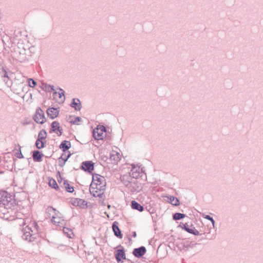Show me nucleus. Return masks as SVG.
<instances>
[{
    "mask_svg": "<svg viewBox=\"0 0 263 263\" xmlns=\"http://www.w3.org/2000/svg\"><path fill=\"white\" fill-rule=\"evenodd\" d=\"M34 47H28L21 40L13 46L11 51L12 56L17 61L24 63L30 60L34 52Z\"/></svg>",
    "mask_w": 263,
    "mask_h": 263,
    "instance_id": "f257e3e1",
    "label": "nucleus"
},
{
    "mask_svg": "<svg viewBox=\"0 0 263 263\" xmlns=\"http://www.w3.org/2000/svg\"><path fill=\"white\" fill-rule=\"evenodd\" d=\"M106 181L104 177L97 174L92 175V181L90 185L89 190H98L99 192L106 189Z\"/></svg>",
    "mask_w": 263,
    "mask_h": 263,
    "instance_id": "f03ea898",
    "label": "nucleus"
},
{
    "mask_svg": "<svg viewBox=\"0 0 263 263\" xmlns=\"http://www.w3.org/2000/svg\"><path fill=\"white\" fill-rule=\"evenodd\" d=\"M32 226L33 227V230L32 229V228L27 226L25 229H23L22 231L23 235L22 237L23 239L28 241L29 242L33 241L35 237L34 236V234H31V232L34 231H37L38 226L36 223L35 222H33Z\"/></svg>",
    "mask_w": 263,
    "mask_h": 263,
    "instance_id": "7ed1b4c3",
    "label": "nucleus"
},
{
    "mask_svg": "<svg viewBox=\"0 0 263 263\" xmlns=\"http://www.w3.org/2000/svg\"><path fill=\"white\" fill-rule=\"evenodd\" d=\"M48 212L53 211L54 213V215L52 216L51 221L52 222L57 226H60V224H63L64 222V219L62 217L59 216V214H61L59 211H57L56 209L52 208V206H48L47 209Z\"/></svg>",
    "mask_w": 263,
    "mask_h": 263,
    "instance_id": "20e7f679",
    "label": "nucleus"
},
{
    "mask_svg": "<svg viewBox=\"0 0 263 263\" xmlns=\"http://www.w3.org/2000/svg\"><path fill=\"white\" fill-rule=\"evenodd\" d=\"M33 118L34 120L39 124H42L46 122L44 112L40 107H38L36 109L35 113Z\"/></svg>",
    "mask_w": 263,
    "mask_h": 263,
    "instance_id": "39448f33",
    "label": "nucleus"
},
{
    "mask_svg": "<svg viewBox=\"0 0 263 263\" xmlns=\"http://www.w3.org/2000/svg\"><path fill=\"white\" fill-rule=\"evenodd\" d=\"M118 248H119V249L116 250V252H115V258L117 262H123L122 259H126L124 248L121 245L118 246Z\"/></svg>",
    "mask_w": 263,
    "mask_h": 263,
    "instance_id": "423d86ee",
    "label": "nucleus"
},
{
    "mask_svg": "<svg viewBox=\"0 0 263 263\" xmlns=\"http://www.w3.org/2000/svg\"><path fill=\"white\" fill-rule=\"evenodd\" d=\"M106 127L103 125L98 126L93 130L92 135L96 140H102L103 138V133L106 132Z\"/></svg>",
    "mask_w": 263,
    "mask_h": 263,
    "instance_id": "0eeeda50",
    "label": "nucleus"
},
{
    "mask_svg": "<svg viewBox=\"0 0 263 263\" xmlns=\"http://www.w3.org/2000/svg\"><path fill=\"white\" fill-rule=\"evenodd\" d=\"M127 189L132 193H139L142 190L143 186L140 182L137 181H132Z\"/></svg>",
    "mask_w": 263,
    "mask_h": 263,
    "instance_id": "6e6552de",
    "label": "nucleus"
},
{
    "mask_svg": "<svg viewBox=\"0 0 263 263\" xmlns=\"http://www.w3.org/2000/svg\"><path fill=\"white\" fill-rule=\"evenodd\" d=\"M214 227L213 226L209 227L207 226V228H204L203 233H201L200 235H204L205 238L209 240H212L215 238Z\"/></svg>",
    "mask_w": 263,
    "mask_h": 263,
    "instance_id": "1a4fd4ad",
    "label": "nucleus"
},
{
    "mask_svg": "<svg viewBox=\"0 0 263 263\" xmlns=\"http://www.w3.org/2000/svg\"><path fill=\"white\" fill-rule=\"evenodd\" d=\"M50 133H55L58 136L62 135L63 133V129L60 126V123L58 121H53L51 124V129L49 131Z\"/></svg>",
    "mask_w": 263,
    "mask_h": 263,
    "instance_id": "9d476101",
    "label": "nucleus"
},
{
    "mask_svg": "<svg viewBox=\"0 0 263 263\" xmlns=\"http://www.w3.org/2000/svg\"><path fill=\"white\" fill-rule=\"evenodd\" d=\"M80 168L85 172L91 173L94 170V163L91 161H86L82 163Z\"/></svg>",
    "mask_w": 263,
    "mask_h": 263,
    "instance_id": "9b49d317",
    "label": "nucleus"
},
{
    "mask_svg": "<svg viewBox=\"0 0 263 263\" xmlns=\"http://www.w3.org/2000/svg\"><path fill=\"white\" fill-rule=\"evenodd\" d=\"M146 252V249L145 247L141 246L137 248H135L133 251V254L135 257L140 258L145 254Z\"/></svg>",
    "mask_w": 263,
    "mask_h": 263,
    "instance_id": "f8f14e48",
    "label": "nucleus"
},
{
    "mask_svg": "<svg viewBox=\"0 0 263 263\" xmlns=\"http://www.w3.org/2000/svg\"><path fill=\"white\" fill-rule=\"evenodd\" d=\"M119 223L117 221H114L112 225V231L115 235L119 238H122L123 235L119 228Z\"/></svg>",
    "mask_w": 263,
    "mask_h": 263,
    "instance_id": "ddd939ff",
    "label": "nucleus"
},
{
    "mask_svg": "<svg viewBox=\"0 0 263 263\" xmlns=\"http://www.w3.org/2000/svg\"><path fill=\"white\" fill-rule=\"evenodd\" d=\"M46 112L48 116L51 119H54L58 116L59 114V110H58V108L51 107L48 108Z\"/></svg>",
    "mask_w": 263,
    "mask_h": 263,
    "instance_id": "4468645a",
    "label": "nucleus"
},
{
    "mask_svg": "<svg viewBox=\"0 0 263 263\" xmlns=\"http://www.w3.org/2000/svg\"><path fill=\"white\" fill-rule=\"evenodd\" d=\"M70 106L74 108L76 110H80L82 106L80 100L78 98H74L72 99V102L70 104Z\"/></svg>",
    "mask_w": 263,
    "mask_h": 263,
    "instance_id": "2eb2a0df",
    "label": "nucleus"
},
{
    "mask_svg": "<svg viewBox=\"0 0 263 263\" xmlns=\"http://www.w3.org/2000/svg\"><path fill=\"white\" fill-rule=\"evenodd\" d=\"M32 158L35 162H41L42 160V157L44 155L39 151H34L32 152Z\"/></svg>",
    "mask_w": 263,
    "mask_h": 263,
    "instance_id": "dca6fc26",
    "label": "nucleus"
},
{
    "mask_svg": "<svg viewBox=\"0 0 263 263\" xmlns=\"http://www.w3.org/2000/svg\"><path fill=\"white\" fill-rule=\"evenodd\" d=\"M120 179L123 184L125 185V186L127 188L128 185H130L131 182L132 181L131 178L129 175H124L120 177Z\"/></svg>",
    "mask_w": 263,
    "mask_h": 263,
    "instance_id": "f3484780",
    "label": "nucleus"
},
{
    "mask_svg": "<svg viewBox=\"0 0 263 263\" xmlns=\"http://www.w3.org/2000/svg\"><path fill=\"white\" fill-rule=\"evenodd\" d=\"M71 143L69 141L64 140L60 145V148L62 150L63 152H66L71 147Z\"/></svg>",
    "mask_w": 263,
    "mask_h": 263,
    "instance_id": "a211bd4d",
    "label": "nucleus"
},
{
    "mask_svg": "<svg viewBox=\"0 0 263 263\" xmlns=\"http://www.w3.org/2000/svg\"><path fill=\"white\" fill-rule=\"evenodd\" d=\"M61 186L64 188L69 193H72L74 191L73 187L71 186L67 180H64L63 184L61 185Z\"/></svg>",
    "mask_w": 263,
    "mask_h": 263,
    "instance_id": "6ab92c4d",
    "label": "nucleus"
},
{
    "mask_svg": "<svg viewBox=\"0 0 263 263\" xmlns=\"http://www.w3.org/2000/svg\"><path fill=\"white\" fill-rule=\"evenodd\" d=\"M131 207L133 209L136 210L139 212L144 211L143 206L135 200H133L131 202Z\"/></svg>",
    "mask_w": 263,
    "mask_h": 263,
    "instance_id": "aec40b11",
    "label": "nucleus"
},
{
    "mask_svg": "<svg viewBox=\"0 0 263 263\" xmlns=\"http://www.w3.org/2000/svg\"><path fill=\"white\" fill-rule=\"evenodd\" d=\"M166 197L168 200V202L170 203H171L172 205H175V206H178L179 205L180 201H179V200L177 198H176L174 196H171V195L167 196Z\"/></svg>",
    "mask_w": 263,
    "mask_h": 263,
    "instance_id": "412c9836",
    "label": "nucleus"
},
{
    "mask_svg": "<svg viewBox=\"0 0 263 263\" xmlns=\"http://www.w3.org/2000/svg\"><path fill=\"white\" fill-rule=\"evenodd\" d=\"M58 89L59 90V92H57V91H54L53 95H57L58 94L59 99L60 100V101L61 102V103H63L65 100L64 91L60 87L58 88Z\"/></svg>",
    "mask_w": 263,
    "mask_h": 263,
    "instance_id": "4be33fe9",
    "label": "nucleus"
},
{
    "mask_svg": "<svg viewBox=\"0 0 263 263\" xmlns=\"http://www.w3.org/2000/svg\"><path fill=\"white\" fill-rule=\"evenodd\" d=\"M41 138H37L35 141V146L37 149H41L45 147L46 141H42L41 140Z\"/></svg>",
    "mask_w": 263,
    "mask_h": 263,
    "instance_id": "5701e85b",
    "label": "nucleus"
},
{
    "mask_svg": "<svg viewBox=\"0 0 263 263\" xmlns=\"http://www.w3.org/2000/svg\"><path fill=\"white\" fill-rule=\"evenodd\" d=\"M5 200L4 201V203H3L4 208L8 209L10 208L9 203L11 202L12 200V196L10 194L8 193V195L6 196Z\"/></svg>",
    "mask_w": 263,
    "mask_h": 263,
    "instance_id": "b1692460",
    "label": "nucleus"
},
{
    "mask_svg": "<svg viewBox=\"0 0 263 263\" xmlns=\"http://www.w3.org/2000/svg\"><path fill=\"white\" fill-rule=\"evenodd\" d=\"M8 195V192L6 191L0 192V207H4L3 203L5 200L6 196Z\"/></svg>",
    "mask_w": 263,
    "mask_h": 263,
    "instance_id": "393cba45",
    "label": "nucleus"
},
{
    "mask_svg": "<svg viewBox=\"0 0 263 263\" xmlns=\"http://www.w3.org/2000/svg\"><path fill=\"white\" fill-rule=\"evenodd\" d=\"M76 200L78 201L77 206H79L81 208H84L87 206V202L85 200L80 198H76Z\"/></svg>",
    "mask_w": 263,
    "mask_h": 263,
    "instance_id": "a878e982",
    "label": "nucleus"
},
{
    "mask_svg": "<svg viewBox=\"0 0 263 263\" xmlns=\"http://www.w3.org/2000/svg\"><path fill=\"white\" fill-rule=\"evenodd\" d=\"M42 89L47 92L54 91L53 86L47 84H43Z\"/></svg>",
    "mask_w": 263,
    "mask_h": 263,
    "instance_id": "bb28decb",
    "label": "nucleus"
},
{
    "mask_svg": "<svg viewBox=\"0 0 263 263\" xmlns=\"http://www.w3.org/2000/svg\"><path fill=\"white\" fill-rule=\"evenodd\" d=\"M49 185L52 187L53 189H55L56 190H58L59 189V187L56 182V181L51 178L49 180L48 182Z\"/></svg>",
    "mask_w": 263,
    "mask_h": 263,
    "instance_id": "cd10ccee",
    "label": "nucleus"
},
{
    "mask_svg": "<svg viewBox=\"0 0 263 263\" xmlns=\"http://www.w3.org/2000/svg\"><path fill=\"white\" fill-rule=\"evenodd\" d=\"M99 190H98L97 189L96 190H90V194L93 196V197H98L99 198H102V196L103 195V193H99Z\"/></svg>",
    "mask_w": 263,
    "mask_h": 263,
    "instance_id": "c85d7f7f",
    "label": "nucleus"
},
{
    "mask_svg": "<svg viewBox=\"0 0 263 263\" xmlns=\"http://www.w3.org/2000/svg\"><path fill=\"white\" fill-rule=\"evenodd\" d=\"M185 216L186 215L184 214L176 213L173 215V219L175 220H180L184 218Z\"/></svg>",
    "mask_w": 263,
    "mask_h": 263,
    "instance_id": "c756f323",
    "label": "nucleus"
},
{
    "mask_svg": "<svg viewBox=\"0 0 263 263\" xmlns=\"http://www.w3.org/2000/svg\"><path fill=\"white\" fill-rule=\"evenodd\" d=\"M47 137V132L45 129H42L38 135L37 138H41V140L45 141Z\"/></svg>",
    "mask_w": 263,
    "mask_h": 263,
    "instance_id": "7c9ffc66",
    "label": "nucleus"
},
{
    "mask_svg": "<svg viewBox=\"0 0 263 263\" xmlns=\"http://www.w3.org/2000/svg\"><path fill=\"white\" fill-rule=\"evenodd\" d=\"M130 178H138L140 176V172L138 171L137 170L135 171L133 170H131L130 172L129 173V175Z\"/></svg>",
    "mask_w": 263,
    "mask_h": 263,
    "instance_id": "2f4dec72",
    "label": "nucleus"
},
{
    "mask_svg": "<svg viewBox=\"0 0 263 263\" xmlns=\"http://www.w3.org/2000/svg\"><path fill=\"white\" fill-rule=\"evenodd\" d=\"M63 233L67 235V236L69 238H72V235H73V233L71 231V230L67 228H66V227H64L63 228Z\"/></svg>",
    "mask_w": 263,
    "mask_h": 263,
    "instance_id": "473e14b6",
    "label": "nucleus"
},
{
    "mask_svg": "<svg viewBox=\"0 0 263 263\" xmlns=\"http://www.w3.org/2000/svg\"><path fill=\"white\" fill-rule=\"evenodd\" d=\"M187 232L192 234L194 235H199L200 234L199 233V232L194 227L193 228H189L187 230Z\"/></svg>",
    "mask_w": 263,
    "mask_h": 263,
    "instance_id": "72a5a7b5",
    "label": "nucleus"
},
{
    "mask_svg": "<svg viewBox=\"0 0 263 263\" xmlns=\"http://www.w3.org/2000/svg\"><path fill=\"white\" fill-rule=\"evenodd\" d=\"M64 154H62L61 157L59 158V166L61 167H63L66 162L65 161V157L64 156Z\"/></svg>",
    "mask_w": 263,
    "mask_h": 263,
    "instance_id": "f704fd0d",
    "label": "nucleus"
},
{
    "mask_svg": "<svg viewBox=\"0 0 263 263\" xmlns=\"http://www.w3.org/2000/svg\"><path fill=\"white\" fill-rule=\"evenodd\" d=\"M202 217L206 219H208L210 221H211V222H212V226H213V227H215V220H214V219L213 218V217H212L211 216H210V215H205L204 214H202Z\"/></svg>",
    "mask_w": 263,
    "mask_h": 263,
    "instance_id": "c9c22d12",
    "label": "nucleus"
},
{
    "mask_svg": "<svg viewBox=\"0 0 263 263\" xmlns=\"http://www.w3.org/2000/svg\"><path fill=\"white\" fill-rule=\"evenodd\" d=\"M18 149H16L17 151V152H16L15 154V156L19 159H22L24 158V156L23 155L22 152H21V146L20 145H18Z\"/></svg>",
    "mask_w": 263,
    "mask_h": 263,
    "instance_id": "e433bc0d",
    "label": "nucleus"
},
{
    "mask_svg": "<svg viewBox=\"0 0 263 263\" xmlns=\"http://www.w3.org/2000/svg\"><path fill=\"white\" fill-rule=\"evenodd\" d=\"M119 153H117L116 155L115 154H110V158L111 160H113L115 161V163L117 162L119 160Z\"/></svg>",
    "mask_w": 263,
    "mask_h": 263,
    "instance_id": "4c0bfd02",
    "label": "nucleus"
},
{
    "mask_svg": "<svg viewBox=\"0 0 263 263\" xmlns=\"http://www.w3.org/2000/svg\"><path fill=\"white\" fill-rule=\"evenodd\" d=\"M28 85L30 87H34L36 85V82L32 79H28Z\"/></svg>",
    "mask_w": 263,
    "mask_h": 263,
    "instance_id": "58836bf2",
    "label": "nucleus"
},
{
    "mask_svg": "<svg viewBox=\"0 0 263 263\" xmlns=\"http://www.w3.org/2000/svg\"><path fill=\"white\" fill-rule=\"evenodd\" d=\"M82 121V119L79 117H77L75 118V120L73 121H69V123L73 124H79V122H81Z\"/></svg>",
    "mask_w": 263,
    "mask_h": 263,
    "instance_id": "ea45409f",
    "label": "nucleus"
},
{
    "mask_svg": "<svg viewBox=\"0 0 263 263\" xmlns=\"http://www.w3.org/2000/svg\"><path fill=\"white\" fill-rule=\"evenodd\" d=\"M182 229L184 230L185 231L187 232V229L190 228L188 224L187 223H182Z\"/></svg>",
    "mask_w": 263,
    "mask_h": 263,
    "instance_id": "a19ab883",
    "label": "nucleus"
},
{
    "mask_svg": "<svg viewBox=\"0 0 263 263\" xmlns=\"http://www.w3.org/2000/svg\"><path fill=\"white\" fill-rule=\"evenodd\" d=\"M71 154L70 152H68V155L66 156L65 154L64 156L65 157V161H67L68 159L71 156Z\"/></svg>",
    "mask_w": 263,
    "mask_h": 263,
    "instance_id": "79ce46f5",
    "label": "nucleus"
},
{
    "mask_svg": "<svg viewBox=\"0 0 263 263\" xmlns=\"http://www.w3.org/2000/svg\"><path fill=\"white\" fill-rule=\"evenodd\" d=\"M3 71L4 72V74L3 76L4 78L8 79V76L7 71L4 69H3Z\"/></svg>",
    "mask_w": 263,
    "mask_h": 263,
    "instance_id": "37998d69",
    "label": "nucleus"
},
{
    "mask_svg": "<svg viewBox=\"0 0 263 263\" xmlns=\"http://www.w3.org/2000/svg\"><path fill=\"white\" fill-rule=\"evenodd\" d=\"M63 180H63V178L61 177V176H60V179H58V181H59V183L60 184V185L63 184Z\"/></svg>",
    "mask_w": 263,
    "mask_h": 263,
    "instance_id": "c03bdc74",
    "label": "nucleus"
},
{
    "mask_svg": "<svg viewBox=\"0 0 263 263\" xmlns=\"http://www.w3.org/2000/svg\"><path fill=\"white\" fill-rule=\"evenodd\" d=\"M197 243H193V242H191L190 245H189V246L191 248H193L195 245H196Z\"/></svg>",
    "mask_w": 263,
    "mask_h": 263,
    "instance_id": "a18cd8bd",
    "label": "nucleus"
},
{
    "mask_svg": "<svg viewBox=\"0 0 263 263\" xmlns=\"http://www.w3.org/2000/svg\"><path fill=\"white\" fill-rule=\"evenodd\" d=\"M76 198L74 199L72 202V204L74 206H77V202H78V201H76Z\"/></svg>",
    "mask_w": 263,
    "mask_h": 263,
    "instance_id": "49530a36",
    "label": "nucleus"
},
{
    "mask_svg": "<svg viewBox=\"0 0 263 263\" xmlns=\"http://www.w3.org/2000/svg\"><path fill=\"white\" fill-rule=\"evenodd\" d=\"M137 236L136 232L135 231H134L132 232V237H136Z\"/></svg>",
    "mask_w": 263,
    "mask_h": 263,
    "instance_id": "de8ad7c7",
    "label": "nucleus"
},
{
    "mask_svg": "<svg viewBox=\"0 0 263 263\" xmlns=\"http://www.w3.org/2000/svg\"><path fill=\"white\" fill-rule=\"evenodd\" d=\"M132 169L133 171H134V170L136 168V165L135 164H132Z\"/></svg>",
    "mask_w": 263,
    "mask_h": 263,
    "instance_id": "09e8293b",
    "label": "nucleus"
},
{
    "mask_svg": "<svg viewBox=\"0 0 263 263\" xmlns=\"http://www.w3.org/2000/svg\"><path fill=\"white\" fill-rule=\"evenodd\" d=\"M4 173V172L3 171H0V174H3Z\"/></svg>",
    "mask_w": 263,
    "mask_h": 263,
    "instance_id": "8fccbe9b",
    "label": "nucleus"
}]
</instances>
